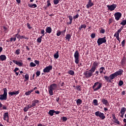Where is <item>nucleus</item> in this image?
Here are the masks:
<instances>
[{
	"instance_id": "nucleus-1",
	"label": "nucleus",
	"mask_w": 126,
	"mask_h": 126,
	"mask_svg": "<svg viewBox=\"0 0 126 126\" xmlns=\"http://www.w3.org/2000/svg\"><path fill=\"white\" fill-rule=\"evenodd\" d=\"M124 70L123 69H120L117 71H116L115 73L109 75V76H104L103 78L105 80V82L111 83L113 82V79H115L118 76H121L123 75Z\"/></svg>"
},
{
	"instance_id": "nucleus-2",
	"label": "nucleus",
	"mask_w": 126,
	"mask_h": 126,
	"mask_svg": "<svg viewBox=\"0 0 126 126\" xmlns=\"http://www.w3.org/2000/svg\"><path fill=\"white\" fill-rule=\"evenodd\" d=\"M97 66H98V63L96 62H94L93 66H91V69L84 72V76H85L86 79H89L92 76V74H93L94 72V71L96 70Z\"/></svg>"
},
{
	"instance_id": "nucleus-3",
	"label": "nucleus",
	"mask_w": 126,
	"mask_h": 126,
	"mask_svg": "<svg viewBox=\"0 0 126 126\" xmlns=\"http://www.w3.org/2000/svg\"><path fill=\"white\" fill-rule=\"evenodd\" d=\"M57 88V85L56 84H52L50 85V86L49 87V94L50 95V96L53 95V91L56 90V89Z\"/></svg>"
},
{
	"instance_id": "nucleus-4",
	"label": "nucleus",
	"mask_w": 126,
	"mask_h": 126,
	"mask_svg": "<svg viewBox=\"0 0 126 126\" xmlns=\"http://www.w3.org/2000/svg\"><path fill=\"white\" fill-rule=\"evenodd\" d=\"M101 88H102V83L98 82L94 83V86H93V90H94V91H97L99 89H101Z\"/></svg>"
},
{
	"instance_id": "nucleus-5",
	"label": "nucleus",
	"mask_w": 126,
	"mask_h": 126,
	"mask_svg": "<svg viewBox=\"0 0 126 126\" xmlns=\"http://www.w3.org/2000/svg\"><path fill=\"white\" fill-rule=\"evenodd\" d=\"M6 88L3 89V94H0V100H6Z\"/></svg>"
},
{
	"instance_id": "nucleus-6",
	"label": "nucleus",
	"mask_w": 126,
	"mask_h": 126,
	"mask_svg": "<svg viewBox=\"0 0 126 126\" xmlns=\"http://www.w3.org/2000/svg\"><path fill=\"white\" fill-rule=\"evenodd\" d=\"M94 115L99 118V119H101V120H104V119H105L104 114L100 111H96V112H94Z\"/></svg>"
},
{
	"instance_id": "nucleus-7",
	"label": "nucleus",
	"mask_w": 126,
	"mask_h": 126,
	"mask_svg": "<svg viewBox=\"0 0 126 126\" xmlns=\"http://www.w3.org/2000/svg\"><path fill=\"white\" fill-rule=\"evenodd\" d=\"M105 42H107V40L105 39V36L97 39V45L98 46L102 45V44L105 43Z\"/></svg>"
},
{
	"instance_id": "nucleus-8",
	"label": "nucleus",
	"mask_w": 126,
	"mask_h": 126,
	"mask_svg": "<svg viewBox=\"0 0 126 126\" xmlns=\"http://www.w3.org/2000/svg\"><path fill=\"white\" fill-rule=\"evenodd\" d=\"M74 63L77 64L79 63V52L78 51H75L74 53Z\"/></svg>"
},
{
	"instance_id": "nucleus-9",
	"label": "nucleus",
	"mask_w": 126,
	"mask_h": 126,
	"mask_svg": "<svg viewBox=\"0 0 126 126\" xmlns=\"http://www.w3.org/2000/svg\"><path fill=\"white\" fill-rule=\"evenodd\" d=\"M52 69H53V66L49 65L45 67V68H44V69H43V72L49 73L50 72V71Z\"/></svg>"
},
{
	"instance_id": "nucleus-10",
	"label": "nucleus",
	"mask_w": 126,
	"mask_h": 126,
	"mask_svg": "<svg viewBox=\"0 0 126 126\" xmlns=\"http://www.w3.org/2000/svg\"><path fill=\"white\" fill-rule=\"evenodd\" d=\"M13 38H18V39H25V40H28V37L25 36V35L21 36L18 34L14 35Z\"/></svg>"
},
{
	"instance_id": "nucleus-11",
	"label": "nucleus",
	"mask_w": 126,
	"mask_h": 126,
	"mask_svg": "<svg viewBox=\"0 0 126 126\" xmlns=\"http://www.w3.org/2000/svg\"><path fill=\"white\" fill-rule=\"evenodd\" d=\"M106 6L108 8V10H110V11H113V10H114L115 9V8L117 6V5L116 4L113 3L111 5H106Z\"/></svg>"
},
{
	"instance_id": "nucleus-12",
	"label": "nucleus",
	"mask_w": 126,
	"mask_h": 126,
	"mask_svg": "<svg viewBox=\"0 0 126 126\" xmlns=\"http://www.w3.org/2000/svg\"><path fill=\"white\" fill-rule=\"evenodd\" d=\"M122 14L121 12H117L115 13L114 14V17L116 20H117V21H118L120 19V18L122 17Z\"/></svg>"
},
{
	"instance_id": "nucleus-13",
	"label": "nucleus",
	"mask_w": 126,
	"mask_h": 126,
	"mask_svg": "<svg viewBox=\"0 0 126 126\" xmlns=\"http://www.w3.org/2000/svg\"><path fill=\"white\" fill-rule=\"evenodd\" d=\"M3 120L6 121L7 123H9V114L8 112H5L3 114Z\"/></svg>"
},
{
	"instance_id": "nucleus-14",
	"label": "nucleus",
	"mask_w": 126,
	"mask_h": 126,
	"mask_svg": "<svg viewBox=\"0 0 126 126\" xmlns=\"http://www.w3.org/2000/svg\"><path fill=\"white\" fill-rule=\"evenodd\" d=\"M102 104L104 105L105 106L109 107V102H108V100L105 98H102L100 99Z\"/></svg>"
},
{
	"instance_id": "nucleus-15",
	"label": "nucleus",
	"mask_w": 126,
	"mask_h": 126,
	"mask_svg": "<svg viewBox=\"0 0 126 126\" xmlns=\"http://www.w3.org/2000/svg\"><path fill=\"white\" fill-rule=\"evenodd\" d=\"M120 64L123 66H125L126 65V57H123V59H121V61L120 62Z\"/></svg>"
},
{
	"instance_id": "nucleus-16",
	"label": "nucleus",
	"mask_w": 126,
	"mask_h": 126,
	"mask_svg": "<svg viewBox=\"0 0 126 126\" xmlns=\"http://www.w3.org/2000/svg\"><path fill=\"white\" fill-rule=\"evenodd\" d=\"M12 62L14 63H15V64L17 65L18 66H19L20 67H21V66H22L23 65H24V63H22V61H21V62H19L15 60H13Z\"/></svg>"
},
{
	"instance_id": "nucleus-17",
	"label": "nucleus",
	"mask_w": 126,
	"mask_h": 126,
	"mask_svg": "<svg viewBox=\"0 0 126 126\" xmlns=\"http://www.w3.org/2000/svg\"><path fill=\"white\" fill-rule=\"evenodd\" d=\"M40 34H42V35L37 38V43H40L41 42H42V38L44 36V32H40Z\"/></svg>"
},
{
	"instance_id": "nucleus-18",
	"label": "nucleus",
	"mask_w": 126,
	"mask_h": 126,
	"mask_svg": "<svg viewBox=\"0 0 126 126\" xmlns=\"http://www.w3.org/2000/svg\"><path fill=\"white\" fill-rule=\"evenodd\" d=\"M94 3L92 2V0H89L88 4H86V7L89 8L90 7L93 6Z\"/></svg>"
},
{
	"instance_id": "nucleus-19",
	"label": "nucleus",
	"mask_w": 126,
	"mask_h": 126,
	"mask_svg": "<svg viewBox=\"0 0 126 126\" xmlns=\"http://www.w3.org/2000/svg\"><path fill=\"white\" fill-rule=\"evenodd\" d=\"M6 60V57L4 55H0V61H5Z\"/></svg>"
},
{
	"instance_id": "nucleus-20",
	"label": "nucleus",
	"mask_w": 126,
	"mask_h": 126,
	"mask_svg": "<svg viewBox=\"0 0 126 126\" xmlns=\"http://www.w3.org/2000/svg\"><path fill=\"white\" fill-rule=\"evenodd\" d=\"M8 94L10 95H17L19 94V91H14L10 93H8Z\"/></svg>"
},
{
	"instance_id": "nucleus-21",
	"label": "nucleus",
	"mask_w": 126,
	"mask_h": 126,
	"mask_svg": "<svg viewBox=\"0 0 126 126\" xmlns=\"http://www.w3.org/2000/svg\"><path fill=\"white\" fill-rule=\"evenodd\" d=\"M126 112V108L122 107L120 110V114L123 115L125 114V113Z\"/></svg>"
},
{
	"instance_id": "nucleus-22",
	"label": "nucleus",
	"mask_w": 126,
	"mask_h": 126,
	"mask_svg": "<svg viewBox=\"0 0 126 126\" xmlns=\"http://www.w3.org/2000/svg\"><path fill=\"white\" fill-rule=\"evenodd\" d=\"M87 27V26L86 25H82L79 28V29L80 30H85Z\"/></svg>"
},
{
	"instance_id": "nucleus-23",
	"label": "nucleus",
	"mask_w": 126,
	"mask_h": 126,
	"mask_svg": "<svg viewBox=\"0 0 126 126\" xmlns=\"http://www.w3.org/2000/svg\"><path fill=\"white\" fill-rule=\"evenodd\" d=\"M68 17L69 18V20H70V22H69L68 23V24L71 25V24H72V20H73L72 16L71 15H69V16H68Z\"/></svg>"
},
{
	"instance_id": "nucleus-24",
	"label": "nucleus",
	"mask_w": 126,
	"mask_h": 126,
	"mask_svg": "<svg viewBox=\"0 0 126 126\" xmlns=\"http://www.w3.org/2000/svg\"><path fill=\"white\" fill-rule=\"evenodd\" d=\"M77 105L79 106V105H80L82 103H83V101L81 100V99H78L77 100Z\"/></svg>"
},
{
	"instance_id": "nucleus-25",
	"label": "nucleus",
	"mask_w": 126,
	"mask_h": 126,
	"mask_svg": "<svg viewBox=\"0 0 126 126\" xmlns=\"http://www.w3.org/2000/svg\"><path fill=\"white\" fill-rule=\"evenodd\" d=\"M39 103V100L35 99L32 101V104L31 105H35L36 104Z\"/></svg>"
},
{
	"instance_id": "nucleus-26",
	"label": "nucleus",
	"mask_w": 126,
	"mask_h": 126,
	"mask_svg": "<svg viewBox=\"0 0 126 126\" xmlns=\"http://www.w3.org/2000/svg\"><path fill=\"white\" fill-rule=\"evenodd\" d=\"M67 73H68V74H69L71 76L74 75V71L72 70H69V71H68V72H67Z\"/></svg>"
},
{
	"instance_id": "nucleus-27",
	"label": "nucleus",
	"mask_w": 126,
	"mask_h": 126,
	"mask_svg": "<svg viewBox=\"0 0 126 126\" xmlns=\"http://www.w3.org/2000/svg\"><path fill=\"white\" fill-rule=\"evenodd\" d=\"M104 70H105L104 67H101V68H99V71H98V72L102 74L103 73V71H104Z\"/></svg>"
},
{
	"instance_id": "nucleus-28",
	"label": "nucleus",
	"mask_w": 126,
	"mask_h": 126,
	"mask_svg": "<svg viewBox=\"0 0 126 126\" xmlns=\"http://www.w3.org/2000/svg\"><path fill=\"white\" fill-rule=\"evenodd\" d=\"M54 59H59V51L56 52L55 54H54Z\"/></svg>"
},
{
	"instance_id": "nucleus-29",
	"label": "nucleus",
	"mask_w": 126,
	"mask_h": 126,
	"mask_svg": "<svg viewBox=\"0 0 126 126\" xmlns=\"http://www.w3.org/2000/svg\"><path fill=\"white\" fill-rule=\"evenodd\" d=\"M73 87H75V89H77V90L78 91H81V88L79 85H78L76 87H75V86H73Z\"/></svg>"
},
{
	"instance_id": "nucleus-30",
	"label": "nucleus",
	"mask_w": 126,
	"mask_h": 126,
	"mask_svg": "<svg viewBox=\"0 0 126 126\" xmlns=\"http://www.w3.org/2000/svg\"><path fill=\"white\" fill-rule=\"evenodd\" d=\"M32 92H33L32 90H30L29 91L25 93V95H30L31 94V93H32Z\"/></svg>"
},
{
	"instance_id": "nucleus-31",
	"label": "nucleus",
	"mask_w": 126,
	"mask_h": 126,
	"mask_svg": "<svg viewBox=\"0 0 126 126\" xmlns=\"http://www.w3.org/2000/svg\"><path fill=\"white\" fill-rule=\"evenodd\" d=\"M29 6L31 8H35L37 7V5L36 4H29Z\"/></svg>"
},
{
	"instance_id": "nucleus-32",
	"label": "nucleus",
	"mask_w": 126,
	"mask_h": 126,
	"mask_svg": "<svg viewBox=\"0 0 126 126\" xmlns=\"http://www.w3.org/2000/svg\"><path fill=\"white\" fill-rule=\"evenodd\" d=\"M93 103H94V106L98 105V103L97 102V99H94Z\"/></svg>"
},
{
	"instance_id": "nucleus-33",
	"label": "nucleus",
	"mask_w": 126,
	"mask_h": 126,
	"mask_svg": "<svg viewBox=\"0 0 126 126\" xmlns=\"http://www.w3.org/2000/svg\"><path fill=\"white\" fill-rule=\"evenodd\" d=\"M65 38H66V40L69 41V39H70V34H67L66 35V37H65Z\"/></svg>"
},
{
	"instance_id": "nucleus-34",
	"label": "nucleus",
	"mask_w": 126,
	"mask_h": 126,
	"mask_svg": "<svg viewBox=\"0 0 126 126\" xmlns=\"http://www.w3.org/2000/svg\"><path fill=\"white\" fill-rule=\"evenodd\" d=\"M34 75H35V77H38V76H39V75H40V71H35V74Z\"/></svg>"
},
{
	"instance_id": "nucleus-35",
	"label": "nucleus",
	"mask_w": 126,
	"mask_h": 126,
	"mask_svg": "<svg viewBox=\"0 0 126 126\" xmlns=\"http://www.w3.org/2000/svg\"><path fill=\"white\" fill-rule=\"evenodd\" d=\"M46 32H52V28L50 27L47 28L46 30Z\"/></svg>"
},
{
	"instance_id": "nucleus-36",
	"label": "nucleus",
	"mask_w": 126,
	"mask_h": 126,
	"mask_svg": "<svg viewBox=\"0 0 126 126\" xmlns=\"http://www.w3.org/2000/svg\"><path fill=\"white\" fill-rule=\"evenodd\" d=\"M35 64H35L34 63H33L32 62H31V63H30V67H35Z\"/></svg>"
},
{
	"instance_id": "nucleus-37",
	"label": "nucleus",
	"mask_w": 126,
	"mask_h": 126,
	"mask_svg": "<svg viewBox=\"0 0 126 126\" xmlns=\"http://www.w3.org/2000/svg\"><path fill=\"white\" fill-rule=\"evenodd\" d=\"M54 112L51 111V110H49V112H48V114H49V115H50V116H54Z\"/></svg>"
},
{
	"instance_id": "nucleus-38",
	"label": "nucleus",
	"mask_w": 126,
	"mask_h": 126,
	"mask_svg": "<svg viewBox=\"0 0 126 126\" xmlns=\"http://www.w3.org/2000/svg\"><path fill=\"white\" fill-rule=\"evenodd\" d=\"M35 107V105H27L25 108H32Z\"/></svg>"
},
{
	"instance_id": "nucleus-39",
	"label": "nucleus",
	"mask_w": 126,
	"mask_h": 126,
	"mask_svg": "<svg viewBox=\"0 0 126 126\" xmlns=\"http://www.w3.org/2000/svg\"><path fill=\"white\" fill-rule=\"evenodd\" d=\"M123 85H124V82H123V81L120 80L119 81V83L118 84L119 86H123Z\"/></svg>"
},
{
	"instance_id": "nucleus-40",
	"label": "nucleus",
	"mask_w": 126,
	"mask_h": 126,
	"mask_svg": "<svg viewBox=\"0 0 126 126\" xmlns=\"http://www.w3.org/2000/svg\"><path fill=\"white\" fill-rule=\"evenodd\" d=\"M50 111H51V112H53L54 113H55V114H56V115H59V114H60V111H55L54 110H50Z\"/></svg>"
},
{
	"instance_id": "nucleus-41",
	"label": "nucleus",
	"mask_w": 126,
	"mask_h": 126,
	"mask_svg": "<svg viewBox=\"0 0 126 126\" xmlns=\"http://www.w3.org/2000/svg\"><path fill=\"white\" fill-rule=\"evenodd\" d=\"M120 24L121 25H126V20H124L123 21H122V22L120 23Z\"/></svg>"
},
{
	"instance_id": "nucleus-42",
	"label": "nucleus",
	"mask_w": 126,
	"mask_h": 126,
	"mask_svg": "<svg viewBox=\"0 0 126 126\" xmlns=\"http://www.w3.org/2000/svg\"><path fill=\"white\" fill-rule=\"evenodd\" d=\"M119 33H120V32H116V33L114 34V37H116V39H118Z\"/></svg>"
},
{
	"instance_id": "nucleus-43",
	"label": "nucleus",
	"mask_w": 126,
	"mask_h": 126,
	"mask_svg": "<svg viewBox=\"0 0 126 126\" xmlns=\"http://www.w3.org/2000/svg\"><path fill=\"white\" fill-rule=\"evenodd\" d=\"M59 0H53V3L54 4L57 5L59 3Z\"/></svg>"
},
{
	"instance_id": "nucleus-44",
	"label": "nucleus",
	"mask_w": 126,
	"mask_h": 126,
	"mask_svg": "<svg viewBox=\"0 0 126 126\" xmlns=\"http://www.w3.org/2000/svg\"><path fill=\"white\" fill-rule=\"evenodd\" d=\"M113 122H114V123H115L116 124L120 125V122H119V121L118 120H115L114 121H113Z\"/></svg>"
},
{
	"instance_id": "nucleus-45",
	"label": "nucleus",
	"mask_w": 126,
	"mask_h": 126,
	"mask_svg": "<svg viewBox=\"0 0 126 126\" xmlns=\"http://www.w3.org/2000/svg\"><path fill=\"white\" fill-rule=\"evenodd\" d=\"M28 79H29V76H28V74H26V75H25V80L28 81Z\"/></svg>"
},
{
	"instance_id": "nucleus-46",
	"label": "nucleus",
	"mask_w": 126,
	"mask_h": 126,
	"mask_svg": "<svg viewBox=\"0 0 126 126\" xmlns=\"http://www.w3.org/2000/svg\"><path fill=\"white\" fill-rule=\"evenodd\" d=\"M15 41H16V38H15V37L10 38V42H11V41L15 42Z\"/></svg>"
},
{
	"instance_id": "nucleus-47",
	"label": "nucleus",
	"mask_w": 126,
	"mask_h": 126,
	"mask_svg": "<svg viewBox=\"0 0 126 126\" xmlns=\"http://www.w3.org/2000/svg\"><path fill=\"white\" fill-rule=\"evenodd\" d=\"M30 107H24V112H27L28 111V109H30Z\"/></svg>"
},
{
	"instance_id": "nucleus-48",
	"label": "nucleus",
	"mask_w": 126,
	"mask_h": 126,
	"mask_svg": "<svg viewBox=\"0 0 126 126\" xmlns=\"http://www.w3.org/2000/svg\"><path fill=\"white\" fill-rule=\"evenodd\" d=\"M62 121H63V122L67 121V118L65 117H62Z\"/></svg>"
},
{
	"instance_id": "nucleus-49",
	"label": "nucleus",
	"mask_w": 126,
	"mask_h": 126,
	"mask_svg": "<svg viewBox=\"0 0 126 126\" xmlns=\"http://www.w3.org/2000/svg\"><path fill=\"white\" fill-rule=\"evenodd\" d=\"M96 36V34H95L94 33H91V38L94 39V37Z\"/></svg>"
},
{
	"instance_id": "nucleus-50",
	"label": "nucleus",
	"mask_w": 126,
	"mask_h": 126,
	"mask_svg": "<svg viewBox=\"0 0 126 126\" xmlns=\"http://www.w3.org/2000/svg\"><path fill=\"white\" fill-rule=\"evenodd\" d=\"M91 31H92L91 27H88V28L87 29V32H91Z\"/></svg>"
},
{
	"instance_id": "nucleus-51",
	"label": "nucleus",
	"mask_w": 126,
	"mask_h": 126,
	"mask_svg": "<svg viewBox=\"0 0 126 126\" xmlns=\"http://www.w3.org/2000/svg\"><path fill=\"white\" fill-rule=\"evenodd\" d=\"M1 108L2 109H0V110H7V109H6V106H3L1 107H0V108Z\"/></svg>"
},
{
	"instance_id": "nucleus-52",
	"label": "nucleus",
	"mask_w": 126,
	"mask_h": 126,
	"mask_svg": "<svg viewBox=\"0 0 126 126\" xmlns=\"http://www.w3.org/2000/svg\"><path fill=\"white\" fill-rule=\"evenodd\" d=\"M15 54L19 55L20 54V49L16 50L15 51Z\"/></svg>"
},
{
	"instance_id": "nucleus-53",
	"label": "nucleus",
	"mask_w": 126,
	"mask_h": 126,
	"mask_svg": "<svg viewBox=\"0 0 126 126\" xmlns=\"http://www.w3.org/2000/svg\"><path fill=\"white\" fill-rule=\"evenodd\" d=\"M27 27L29 28V29H32V27L29 23H27Z\"/></svg>"
},
{
	"instance_id": "nucleus-54",
	"label": "nucleus",
	"mask_w": 126,
	"mask_h": 126,
	"mask_svg": "<svg viewBox=\"0 0 126 126\" xmlns=\"http://www.w3.org/2000/svg\"><path fill=\"white\" fill-rule=\"evenodd\" d=\"M79 16V15L78 14H77L76 15L74 16L73 18H74V19H77V18H78Z\"/></svg>"
},
{
	"instance_id": "nucleus-55",
	"label": "nucleus",
	"mask_w": 126,
	"mask_h": 126,
	"mask_svg": "<svg viewBox=\"0 0 126 126\" xmlns=\"http://www.w3.org/2000/svg\"><path fill=\"white\" fill-rule=\"evenodd\" d=\"M121 46L122 47L125 46V39H124L123 41L121 42Z\"/></svg>"
},
{
	"instance_id": "nucleus-56",
	"label": "nucleus",
	"mask_w": 126,
	"mask_h": 126,
	"mask_svg": "<svg viewBox=\"0 0 126 126\" xmlns=\"http://www.w3.org/2000/svg\"><path fill=\"white\" fill-rule=\"evenodd\" d=\"M34 63L37 65H39V61L37 60H34Z\"/></svg>"
},
{
	"instance_id": "nucleus-57",
	"label": "nucleus",
	"mask_w": 126,
	"mask_h": 126,
	"mask_svg": "<svg viewBox=\"0 0 126 126\" xmlns=\"http://www.w3.org/2000/svg\"><path fill=\"white\" fill-rule=\"evenodd\" d=\"M51 5V3H50V0H48L47 1V6L49 7V6H50Z\"/></svg>"
},
{
	"instance_id": "nucleus-58",
	"label": "nucleus",
	"mask_w": 126,
	"mask_h": 126,
	"mask_svg": "<svg viewBox=\"0 0 126 126\" xmlns=\"http://www.w3.org/2000/svg\"><path fill=\"white\" fill-rule=\"evenodd\" d=\"M94 72V75H96V76H98V73H99V72L98 71H96Z\"/></svg>"
},
{
	"instance_id": "nucleus-59",
	"label": "nucleus",
	"mask_w": 126,
	"mask_h": 126,
	"mask_svg": "<svg viewBox=\"0 0 126 126\" xmlns=\"http://www.w3.org/2000/svg\"><path fill=\"white\" fill-rule=\"evenodd\" d=\"M112 117L113 118V120H118V119H116V117H115V114H112Z\"/></svg>"
},
{
	"instance_id": "nucleus-60",
	"label": "nucleus",
	"mask_w": 126,
	"mask_h": 126,
	"mask_svg": "<svg viewBox=\"0 0 126 126\" xmlns=\"http://www.w3.org/2000/svg\"><path fill=\"white\" fill-rule=\"evenodd\" d=\"M19 70V68L17 67H15V69H14V70H13L14 71V72H16V71Z\"/></svg>"
},
{
	"instance_id": "nucleus-61",
	"label": "nucleus",
	"mask_w": 126,
	"mask_h": 126,
	"mask_svg": "<svg viewBox=\"0 0 126 126\" xmlns=\"http://www.w3.org/2000/svg\"><path fill=\"white\" fill-rule=\"evenodd\" d=\"M61 35V32H57V33H56V35H57V36H60V35Z\"/></svg>"
},
{
	"instance_id": "nucleus-62",
	"label": "nucleus",
	"mask_w": 126,
	"mask_h": 126,
	"mask_svg": "<svg viewBox=\"0 0 126 126\" xmlns=\"http://www.w3.org/2000/svg\"><path fill=\"white\" fill-rule=\"evenodd\" d=\"M103 110H104V112H107V111H108V108H107V107H104L103 108Z\"/></svg>"
},
{
	"instance_id": "nucleus-63",
	"label": "nucleus",
	"mask_w": 126,
	"mask_h": 126,
	"mask_svg": "<svg viewBox=\"0 0 126 126\" xmlns=\"http://www.w3.org/2000/svg\"><path fill=\"white\" fill-rule=\"evenodd\" d=\"M112 19H109V21H108V24H111V23H112Z\"/></svg>"
},
{
	"instance_id": "nucleus-64",
	"label": "nucleus",
	"mask_w": 126,
	"mask_h": 126,
	"mask_svg": "<svg viewBox=\"0 0 126 126\" xmlns=\"http://www.w3.org/2000/svg\"><path fill=\"white\" fill-rule=\"evenodd\" d=\"M125 94H126V91H125L121 92V95H125Z\"/></svg>"
}]
</instances>
